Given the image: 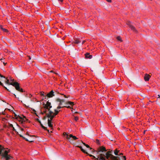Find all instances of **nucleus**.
<instances>
[{"label":"nucleus","mask_w":160,"mask_h":160,"mask_svg":"<svg viewBox=\"0 0 160 160\" xmlns=\"http://www.w3.org/2000/svg\"><path fill=\"white\" fill-rule=\"evenodd\" d=\"M105 147L101 146L99 147L96 151L98 155V158L96 160H107L108 159L109 155L108 153H106L107 151Z\"/></svg>","instance_id":"obj_1"},{"label":"nucleus","mask_w":160,"mask_h":160,"mask_svg":"<svg viewBox=\"0 0 160 160\" xmlns=\"http://www.w3.org/2000/svg\"><path fill=\"white\" fill-rule=\"evenodd\" d=\"M54 111H55L54 113L52 111H50L49 113L47 115V117L50 118V119H48V126L51 128V129H52V124L51 121L54 117L58 114L60 110L58 111L55 109Z\"/></svg>","instance_id":"obj_2"},{"label":"nucleus","mask_w":160,"mask_h":160,"mask_svg":"<svg viewBox=\"0 0 160 160\" xmlns=\"http://www.w3.org/2000/svg\"><path fill=\"white\" fill-rule=\"evenodd\" d=\"M10 84L14 87L16 90L21 92H23L24 91L22 88H20V84L19 83L17 82H12L10 83Z\"/></svg>","instance_id":"obj_3"},{"label":"nucleus","mask_w":160,"mask_h":160,"mask_svg":"<svg viewBox=\"0 0 160 160\" xmlns=\"http://www.w3.org/2000/svg\"><path fill=\"white\" fill-rule=\"evenodd\" d=\"M9 152L8 151L5 150L4 148L2 145H0V154H2L1 156L3 158L9 155L8 154Z\"/></svg>","instance_id":"obj_4"},{"label":"nucleus","mask_w":160,"mask_h":160,"mask_svg":"<svg viewBox=\"0 0 160 160\" xmlns=\"http://www.w3.org/2000/svg\"><path fill=\"white\" fill-rule=\"evenodd\" d=\"M9 152L8 151L5 150L4 148L2 145H0V154H2L1 156L3 158L9 155L8 154Z\"/></svg>","instance_id":"obj_5"},{"label":"nucleus","mask_w":160,"mask_h":160,"mask_svg":"<svg viewBox=\"0 0 160 160\" xmlns=\"http://www.w3.org/2000/svg\"><path fill=\"white\" fill-rule=\"evenodd\" d=\"M106 153H108L109 154L108 159L107 160H120L119 158L118 157L115 156L111 153L110 151H106Z\"/></svg>","instance_id":"obj_6"},{"label":"nucleus","mask_w":160,"mask_h":160,"mask_svg":"<svg viewBox=\"0 0 160 160\" xmlns=\"http://www.w3.org/2000/svg\"><path fill=\"white\" fill-rule=\"evenodd\" d=\"M20 119L18 121L20 122L21 123H23L26 122H27L28 119L24 116L23 115H21V117H19Z\"/></svg>","instance_id":"obj_7"},{"label":"nucleus","mask_w":160,"mask_h":160,"mask_svg":"<svg viewBox=\"0 0 160 160\" xmlns=\"http://www.w3.org/2000/svg\"><path fill=\"white\" fill-rule=\"evenodd\" d=\"M52 106L51 105V103L48 101L47 102L46 104L45 105L44 108L47 109L49 112L50 111V109L52 108Z\"/></svg>","instance_id":"obj_8"},{"label":"nucleus","mask_w":160,"mask_h":160,"mask_svg":"<svg viewBox=\"0 0 160 160\" xmlns=\"http://www.w3.org/2000/svg\"><path fill=\"white\" fill-rule=\"evenodd\" d=\"M65 105H66V106H64V107H66L67 108H71V107L69 105H70L72 106L74 105V104L73 102H71L70 101H68L66 102Z\"/></svg>","instance_id":"obj_9"},{"label":"nucleus","mask_w":160,"mask_h":160,"mask_svg":"<svg viewBox=\"0 0 160 160\" xmlns=\"http://www.w3.org/2000/svg\"><path fill=\"white\" fill-rule=\"evenodd\" d=\"M54 96V92L52 90L49 93L47 94L46 95L47 97L49 98H52Z\"/></svg>","instance_id":"obj_10"},{"label":"nucleus","mask_w":160,"mask_h":160,"mask_svg":"<svg viewBox=\"0 0 160 160\" xmlns=\"http://www.w3.org/2000/svg\"><path fill=\"white\" fill-rule=\"evenodd\" d=\"M85 58H86L91 59L92 58V55L90 54V53L87 52L85 54Z\"/></svg>","instance_id":"obj_11"},{"label":"nucleus","mask_w":160,"mask_h":160,"mask_svg":"<svg viewBox=\"0 0 160 160\" xmlns=\"http://www.w3.org/2000/svg\"><path fill=\"white\" fill-rule=\"evenodd\" d=\"M151 77L148 74H145L144 77V79L146 81H148L149 80L150 78Z\"/></svg>","instance_id":"obj_12"},{"label":"nucleus","mask_w":160,"mask_h":160,"mask_svg":"<svg viewBox=\"0 0 160 160\" xmlns=\"http://www.w3.org/2000/svg\"><path fill=\"white\" fill-rule=\"evenodd\" d=\"M128 24L129 25L130 28H131L132 30L135 32H137V31L134 26L131 25L130 23H128Z\"/></svg>","instance_id":"obj_13"},{"label":"nucleus","mask_w":160,"mask_h":160,"mask_svg":"<svg viewBox=\"0 0 160 160\" xmlns=\"http://www.w3.org/2000/svg\"><path fill=\"white\" fill-rule=\"evenodd\" d=\"M0 29L2 30L4 32H8V30L7 29L3 28L2 25H0Z\"/></svg>","instance_id":"obj_14"},{"label":"nucleus","mask_w":160,"mask_h":160,"mask_svg":"<svg viewBox=\"0 0 160 160\" xmlns=\"http://www.w3.org/2000/svg\"><path fill=\"white\" fill-rule=\"evenodd\" d=\"M6 159V160H9L10 159L12 158V157L10 155H9L4 158Z\"/></svg>","instance_id":"obj_15"},{"label":"nucleus","mask_w":160,"mask_h":160,"mask_svg":"<svg viewBox=\"0 0 160 160\" xmlns=\"http://www.w3.org/2000/svg\"><path fill=\"white\" fill-rule=\"evenodd\" d=\"M78 147L82 151L83 153H86V154H88V152H86L85 150H84L82 148V146H78Z\"/></svg>","instance_id":"obj_16"},{"label":"nucleus","mask_w":160,"mask_h":160,"mask_svg":"<svg viewBox=\"0 0 160 160\" xmlns=\"http://www.w3.org/2000/svg\"><path fill=\"white\" fill-rule=\"evenodd\" d=\"M69 138H72L74 140H75L78 139L75 136H73L72 134H70Z\"/></svg>","instance_id":"obj_17"},{"label":"nucleus","mask_w":160,"mask_h":160,"mask_svg":"<svg viewBox=\"0 0 160 160\" xmlns=\"http://www.w3.org/2000/svg\"><path fill=\"white\" fill-rule=\"evenodd\" d=\"M19 117H21V116L17 115L16 114H15L14 118H15L17 119L18 121H19V119H20V118H19Z\"/></svg>","instance_id":"obj_18"},{"label":"nucleus","mask_w":160,"mask_h":160,"mask_svg":"<svg viewBox=\"0 0 160 160\" xmlns=\"http://www.w3.org/2000/svg\"><path fill=\"white\" fill-rule=\"evenodd\" d=\"M81 42V41L79 40H75V41L73 42V43L76 44H78Z\"/></svg>","instance_id":"obj_19"},{"label":"nucleus","mask_w":160,"mask_h":160,"mask_svg":"<svg viewBox=\"0 0 160 160\" xmlns=\"http://www.w3.org/2000/svg\"><path fill=\"white\" fill-rule=\"evenodd\" d=\"M0 85H1L2 87H3L6 90H7L8 91L10 92V91L6 87H5L3 84L0 81Z\"/></svg>","instance_id":"obj_20"},{"label":"nucleus","mask_w":160,"mask_h":160,"mask_svg":"<svg viewBox=\"0 0 160 160\" xmlns=\"http://www.w3.org/2000/svg\"><path fill=\"white\" fill-rule=\"evenodd\" d=\"M117 38L118 41H120V42L122 41L121 37L119 36L117 37Z\"/></svg>","instance_id":"obj_21"},{"label":"nucleus","mask_w":160,"mask_h":160,"mask_svg":"<svg viewBox=\"0 0 160 160\" xmlns=\"http://www.w3.org/2000/svg\"><path fill=\"white\" fill-rule=\"evenodd\" d=\"M63 135L64 136L67 135V138L68 139V140H69V139H70V138L68 137V134H67V133L66 132H63Z\"/></svg>","instance_id":"obj_22"},{"label":"nucleus","mask_w":160,"mask_h":160,"mask_svg":"<svg viewBox=\"0 0 160 160\" xmlns=\"http://www.w3.org/2000/svg\"><path fill=\"white\" fill-rule=\"evenodd\" d=\"M96 143L98 145H100V143L99 140L98 139H96Z\"/></svg>","instance_id":"obj_23"},{"label":"nucleus","mask_w":160,"mask_h":160,"mask_svg":"<svg viewBox=\"0 0 160 160\" xmlns=\"http://www.w3.org/2000/svg\"><path fill=\"white\" fill-rule=\"evenodd\" d=\"M41 127L44 130H47V128L44 126L42 123H41L40 124Z\"/></svg>","instance_id":"obj_24"},{"label":"nucleus","mask_w":160,"mask_h":160,"mask_svg":"<svg viewBox=\"0 0 160 160\" xmlns=\"http://www.w3.org/2000/svg\"><path fill=\"white\" fill-rule=\"evenodd\" d=\"M85 146L86 147H87V148H90V150H92V151H93V150H94V149H93L92 148H90V146H89L88 144H86V145H85Z\"/></svg>","instance_id":"obj_25"},{"label":"nucleus","mask_w":160,"mask_h":160,"mask_svg":"<svg viewBox=\"0 0 160 160\" xmlns=\"http://www.w3.org/2000/svg\"><path fill=\"white\" fill-rule=\"evenodd\" d=\"M118 151L117 150V149H115L114 151V154L115 155H118Z\"/></svg>","instance_id":"obj_26"},{"label":"nucleus","mask_w":160,"mask_h":160,"mask_svg":"<svg viewBox=\"0 0 160 160\" xmlns=\"http://www.w3.org/2000/svg\"><path fill=\"white\" fill-rule=\"evenodd\" d=\"M6 82L9 84H10V83H11L10 82H9V80L8 79H7L6 81Z\"/></svg>","instance_id":"obj_27"},{"label":"nucleus","mask_w":160,"mask_h":160,"mask_svg":"<svg viewBox=\"0 0 160 160\" xmlns=\"http://www.w3.org/2000/svg\"><path fill=\"white\" fill-rule=\"evenodd\" d=\"M74 120L75 121H77L78 120V117H75L74 118Z\"/></svg>","instance_id":"obj_28"},{"label":"nucleus","mask_w":160,"mask_h":160,"mask_svg":"<svg viewBox=\"0 0 160 160\" xmlns=\"http://www.w3.org/2000/svg\"><path fill=\"white\" fill-rule=\"evenodd\" d=\"M64 107L63 106H59L58 105V106L57 107V108L58 109H60L62 108H63Z\"/></svg>","instance_id":"obj_29"},{"label":"nucleus","mask_w":160,"mask_h":160,"mask_svg":"<svg viewBox=\"0 0 160 160\" xmlns=\"http://www.w3.org/2000/svg\"><path fill=\"white\" fill-rule=\"evenodd\" d=\"M10 82H14V79H12V78H10Z\"/></svg>","instance_id":"obj_30"},{"label":"nucleus","mask_w":160,"mask_h":160,"mask_svg":"<svg viewBox=\"0 0 160 160\" xmlns=\"http://www.w3.org/2000/svg\"><path fill=\"white\" fill-rule=\"evenodd\" d=\"M56 101L59 102L61 101V99L59 98H57L56 99Z\"/></svg>","instance_id":"obj_31"},{"label":"nucleus","mask_w":160,"mask_h":160,"mask_svg":"<svg viewBox=\"0 0 160 160\" xmlns=\"http://www.w3.org/2000/svg\"><path fill=\"white\" fill-rule=\"evenodd\" d=\"M45 130L47 131L49 133H52V131H50V130H48L47 129V130Z\"/></svg>","instance_id":"obj_32"},{"label":"nucleus","mask_w":160,"mask_h":160,"mask_svg":"<svg viewBox=\"0 0 160 160\" xmlns=\"http://www.w3.org/2000/svg\"><path fill=\"white\" fill-rule=\"evenodd\" d=\"M20 137H22V138H23L25 139V140H26V141H28V140H27V139H26L25 138H23V136H22V135H20Z\"/></svg>","instance_id":"obj_33"},{"label":"nucleus","mask_w":160,"mask_h":160,"mask_svg":"<svg viewBox=\"0 0 160 160\" xmlns=\"http://www.w3.org/2000/svg\"><path fill=\"white\" fill-rule=\"evenodd\" d=\"M9 127H12V128H13V125L12 124H9Z\"/></svg>","instance_id":"obj_34"},{"label":"nucleus","mask_w":160,"mask_h":160,"mask_svg":"<svg viewBox=\"0 0 160 160\" xmlns=\"http://www.w3.org/2000/svg\"><path fill=\"white\" fill-rule=\"evenodd\" d=\"M62 102H59V104H58V105L59 106H61L62 105Z\"/></svg>","instance_id":"obj_35"},{"label":"nucleus","mask_w":160,"mask_h":160,"mask_svg":"<svg viewBox=\"0 0 160 160\" xmlns=\"http://www.w3.org/2000/svg\"><path fill=\"white\" fill-rule=\"evenodd\" d=\"M107 1L109 2H112V0H106Z\"/></svg>","instance_id":"obj_36"},{"label":"nucleus","mask_w":160,"mask_h":160,"mask_svg":"<svg viewBox=\"0 0 160 160\" xmlns=\"http://www.w3.org/2000/svg\"><path fill=\"white\" fill-rule=\"evenodd\" d=\"M61 102H65V100L63 99H61Z\"/></svg>","instance_id":"obj_37"},{"label":"nucleus","mask_w":160,"mask_h":160,"mask_svg":"<svg viewBox=\"0 0 160 160\" xmlns=\"http://www.w3.org/2000/svg\"><path fill=\"white\" fill-rule=\"evenodd\" d=\"M41 95L42 96H43L44 95V92H41Z\"/></svg>","instance_id":"obj_38"},{"label":"nucleus","mask_w":160,"mask_h":160,"mask_svg":"<svg viewBox=\"0 0 160 160\" xmlns=\"http://www.w3.org/2000/svg\"><path fill=\"white\" fill-rule=\"evenodd\" d=\"M86 41L85 40L82 41V44H83Z\"/></svg>","instance_id":"obj_39"},{"label":"nucleus","mask_w":160,"mask_h":160,"mask_svg":"<svg viewBox=\"0 0 160 160\" xmlns=\"http://www.w3.org/2000/svg\"><path fill=\"white\" fill-rule=\"evenodd\" d=\"M12 128V130H13V131H16V130L13 127Z\"/></svg>","instance_id":"obj_40"},{"label":"nucleus","mask_w":160,"mask_h":160,"mask_svg":"<svg viewBox=\"0 0 160 160\" xmlns=\"http://www.w3.org/2000/svg\"><path fill=\"white\" fill-rule=\"evenodd\" d=\"M0 77H2V78L3 77V78H5V77H4V76H2V75H1V74L0 75Z\"/></svg>","instance_id":"obj_41"},{"label":"nucleus","mask_w":160,"mask_h":160,"mask_svg":"<svg viewBox=\"0 0 160 160\" xmlns=\"http://www.w3.org/2000/svg\"><path fill=\"white\" fill-rule=\"evenodd\" d=\"M123 158L124 160H126V158L125 156H123Z\"/></svg>","instance_id":"obj_42"},{"label":"nucleus","mask_w":160,"mask_h":160,"mask_svg":"<svg viewBox=\"0 0 160 160\" xmlns=\"http://www.w3.org/2000/svg\"><path fill=\"white\" fill-rule=\"evenodd\" d=\"M58 1L61 2H63V0H58Z\"/></svg>","instance_id":"obj_43"},{"label":"nucleus","mask_w":160,"mask_h":160,"mask_svg":"<svg viewBox=\"0 0 160 160\" xmlns=\"http://www.w3.org/2000/svg\"><path fill=\"white\" fill-rule=\"evenodd\" d=\"M87 154H88V155L91 157H92L93 156V155H89L88 153Z\"/></svg>","instance_id":"obj_44"},{"label":"nucleus","mask_w":160,"mask_h":160,"mask_svg":"<svg viewBox=\"0 0 160 160\" xmlns=\"http://www.w3.org/2000/svg\"><path fill=\"white\" fill-rule=\"evenodd\" d=\"M94 159H95V160H96V159L97 158H96L95 156H93L92 157Z\"/></svg>","instance_id":"obj_45"},{"label":"nucleus","mask_w":160,"mask_h":160,"mask_svg":"<svg viewBox=\"0 0 160 160\" xmlns=\"http://www.w3.org/2000/svg\"><path fill=\"white\" fill-rule=\"evenodd\" d=\"M3 59L2 58H1L0 59V60L2 62H3Z\"/></svg>","instance_id":"obj_46"},{"label":"nucleus","mask_w":160,"mask_h":160,"mask_svg":"<svg viewBox=\"0 0 160 160\" xmlns=\"http://www.w3.org/2000/svg\"><path fill=\"white\" fill-rule=\"evenodd\" d=\"M82 143L83 144L84 146H85V145L86 144H85V143L84 142H82Z\"/></svg>","instance_id":"obj_47"},{"label":"nucleus","mask_w":160,"mask_h":160,"mask_svg":"<svg viewBox=\"0 0 160 160\" xmlns=\"http://www.w3.org/2000/svg\"><path fill=\"white\" fill-rule=\"evenodd\" d=\"M36 120H37V121L38 122V121H39L40 120H39V119H38V118L37 119H36Z\"/></svg>","instance_id":"obj_48"},{"label":"nucleus","mask_w":160,"mask_h":160,"mask_svg":"<svg viewBox=\"0 0 160 160\" xmlns=\"http://www.w3.org/2000/svg\"><path fill=\"white\" fill-rule=\"evenodd\" d=\"M38 122L40 124H41V123H41V122L40 121V120H39V121H38Z\"/></svg>","instance_id":"obj_49"},{"label":"nucleus","mask_w":160,"mask_h":160,"mask_svg":"<svg viewBox=\"0 0 160 160\" xmlns=\"http://www.w3.org/2000/svg\"><path fill=\"white\" fill-rule=\"evenodd\" d=\"M21 130L22 131H23L24 130L23 129V128H21Z\"/></svg>","instance_id":"obj_50"},{"label":"nucleus","mask_w":160,"mask_h":160,"mask_svg":"<svg viewBox=\"0 0 160 160\" xmlns=\"http://www.w3.org/2000/svg\"><path fill=\"white\" fill-rule=\"evenodd\" d=\"M64 97L65 98H68V97L66 96V95H64Z\"/></svg>","instance_id":"obj_51"},{"label":"nucleus","mask_w":160,"mask_h":160,"mask_svg":"<svg viewBox=\"0 0 160 160\" xmlns=\"http://www.w3.org/2000/svg\"><path fill=\"white\" fill-rule=\"evenodd\" d=\"M3 64H4V65H5L6 64V63H5L4 62H3Z\"/></svg>","instance_id":"obj_52"},{"label":"nucleus","mask_w":160,"mask_h":160,"mask_svg":"<svg viewBox=\"0 0 160 160\" xmlns=\"http://www.w3.org/2000/svg\"><path fill=\"white\" fill-rule=\"evenodd\" d=\"M158 98H160V95H158Z\"/></svg>","instance_id":"obj_53"},{"label":"nucleus","mask_w":160,"mask_h":160,"mask_svg":"<svg viewBox=\"0 0 160 160\" xmlns=\"http://www.w3.org/2000/svg\"><path fill=\"white\" fill-rule=\"evenodd\" d=\"M13 95L15 96V97L16 98V95H15V94H13Z\"/></svg>","instance_id":"obj_54"},{"label":"nucleus","mask_w":160,"mask_h":160,"mask_svg":"<svg viewBox=\"0 0 160 160\" xmlns=\"http://www.w3.org/2000/svg\"><path fill=\"white\" fill-rule=\"evenodd\" d=\"M29 59H31V58L30 57V56L29 57Z\"/></svg>","instance_id":"obj_55"},{"label":"nucleus","mask_w":160,"mask_h":160,"mask_svg":"<svg viewBox=\"0 0 160 160\" xmlns=\"http://www.w3.org/2000/svg\"><path fill=\"white\" fill-rule=\"evenodd\" d=\"M145 131H144V133H145Z\"/></svg>","instance_id":"obj_56"}]
</instances>
